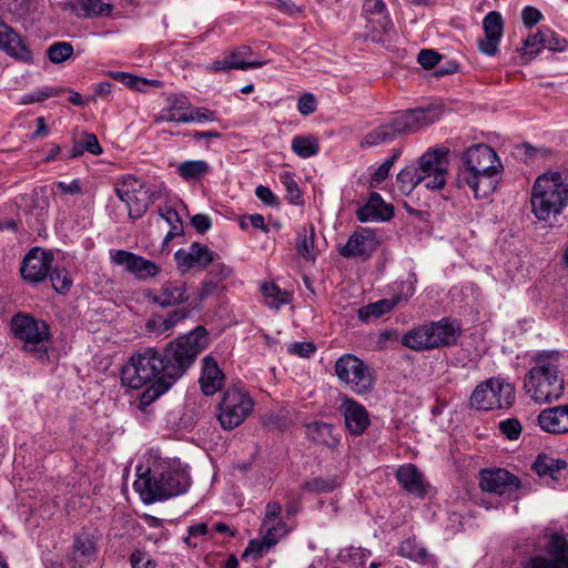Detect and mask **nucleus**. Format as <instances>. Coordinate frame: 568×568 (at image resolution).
<instances>
[{
	"label": "nucleus",
	"instance_id": "obj_50",
	"mask_svg": "<svg viewBox=\"0 0 568 568\" xmlns=\"http://www.w3.org/2000/svg\"><path fill=\"white\" fill-rule=\"evenodd\" d=\"M73 548L74 551L82 557L89 558L95 552V545L92 538L85 532L75 536Z\"/></svg>",
	"mask_w": 568,
	"mask_h": 568
},
{
	"label": "nucleus",
	"instance_id": "obj_48",
	"mask_svg": "<svg viewBox=\"0 0 568 568\" xmlns=\"http://www.w3.org/2000/svg\"><path fill=\"white\" fill-rule=\"evenodd\" d=\"M281 182L285 186L286 197L292 204H301L302 203V192L293 179V175L288 172L284 173L281 176Z\"/></svg>",
	"mask_w": 568,
	"mask_h": 568
},
{
	"label": "nucleus",
	"instance_id": "obj_43",
	"mask_svg": "<svg viewBox=\"0 0 568 568\" xmlns=\"http://www.w3.org/2000/svg\"><path fill=\"white\" fill-rule=\"evenodd\" d=\"M53 290L59 294H67L72 286V280L65 267H52L49 275Z\"/></svg>",
	"mask_w": 568,
	"mask_h": 568
},
{
	"label": "nucleus",
	"instance_id": "obj_40",
	"mask_svg": "<svg viewBox=\"0 0 568 568\" xmlns=\"http://www.w3.org/2000/svg\"><path fill=\"white\" fill-rule=\"evenodd\" d=\"M515 154L520 161L532 164L537 161L548 159L551 155V151L547 148H537L529 143H523L516 145Z\"/></svg>",
	"mask_w": 568,
	"mask_h": 568
},
{
	"label": "nucleus",
	"instance_id": "obj_9",
	"mask_svg": "<svg viewBox=\"0 0 568 568\" xmlns=\"http://www.w3.org/2000/svg\"><path fill=\"white\" fill-rule=\"evenodd\" d=\"M115 193L125 203L129 217L140 219L152 203L151 194L142 180L132 175L123 176L115 185Z\"/></svg>",
	"mask_w": 568,
	"mask_h": 568
},
{
	"label": "nucleus",
	"instance_id": "obj_29",
	"mask_svg": "<svg viewBox=\"0 0 568 568\" xmlns=\"http://www.w3.org/2000/svg\"><path fill=\"white\" fill-rule=\"evenodd\" d=\"M485 38L478 39V50L489 57L497 53V11H490L483 21Z\"/></svg>",
	"mask_w": 568,
	"mask_h": 568
},
{
	"label": "nucleus",
	"instance_id": "obj_44",
	"mask_svg": "<svg viewBox=\"0 0 568 568\" xmlns=\"http://www.w3.org/2000/svg\"><path fill=\"white\" fill-rule=\"evenodd\" d=\"M545 28L546 27L538 29L537 32L528 36L524 41L521 52L527 60H532L544 49Z\"/></svg>",
	"mask_w": 568,
	"mask_h": 568
},
{
	"label": "nucleus",
	"instance_id": "obj_33",
	"mask_svg": "<svg viewBox=\"0 0 568 568\" xmlns=\"http://www.w3.org/2000/svg\"><path fill=\"white\" fill-rule=\"evenodd\" d=\"M525 489L520 478L507 469L499 468V498L505 500H518Z\"/></svg>",
	"mask_w": 568,
	"mask_h": 568
},
{
	"label": "nucleus",
	"instance_id": "obj_56",
	"mask_svg": "<svg viewBox=\"0 0 568 568\" xmlns=\"http://www.w3.org/2000/svg\"><path fill=\"white\" fill-rule=\"evenodd\" d=\"M442 59V55L432 49H423L417 57L418 63L426 70L433 69Z\"/></svg>",
	"mask_w": 568,
	"mask_h": 568
},
{
	"label": "nucleus",
	"instance_id": "obj_30",
	"mask_svg": "<svg viewBox=\"0 0 568 568\" xmlns=\"http://www.w3.org/2000/svg\"><path fill=\"white\" fill-rule=\"evenodd\" d=\"M496 389L494 378L479 383L470 396V405L478 410H489L496 402Z\"/></svg>",
	"mask_w": 568,
	"mask_h": 568
},
{
	"label": "nucleus",
	"instance_id": "obj_62",
	"mask_svg": "<svg viewBox=\"0 0 568 568\" xmlns=\"http://www.w3.org/2000/svg\"><path fill=\"white\" fill-rule=\"evenodd\" d=\"M193 122H213L216 120V114L213 110L207 108H191Z\"/></svg>",
	"mask_w": 568,
	"mask_h": 568
},
{
	"label": "nucleus",
	"instance_id": "obj_28",
	"mask_svg": "<svg viewBox=\"0 0 568 568\" xmlns=\"http://www.w3.org/2000/svg\"><path fill=\"white\" fill-rule=\"evenodd\" d=\"M306 437L317 445H323L329 449H336L341 437L334 433L332 424L315 420L305 425Z\"/></svg>",
	"mask_w": 568,
	"mask_h": 568
},
{
	"label": "nucleus",
	"instance_id": "obj_59",
	"mask_svg": "<svg viewBox=\"0 0 568 568\" xmlns=\"http://www.w3.org/2000/svg\"><path fill=\"white\" fill-rule=\"evenodd\" d=\"M256 197L267 206L276 207L280 205L277 196L271 191L270 187L258 185L255 189Z\"/></svg>",
	"mask_w": 568,
	"mask_h": 568
},
{
	"label": "nucleus",
	"instance_id": "obj_34",
	"mask_svg": "<svg viewBox=\"0 0 568 568\" xmlns=\"http://www.w3.org/2000/svg\"><path fill=\"white\" fill-rule=\"evenodd\" d=\"M402 300V295H395L389 300L384 298L363 306L358 310V318L362 322L379 318L384 314L389 313Z\"/></svg>",
	"mask_w": 568,
	"mask_h": 568
},
{
	"label": "nucleus",
	"instance_id": "obj_7",
	"mask_svg": "<svg viewBox=\"0 0 568 568\" xmlns=\"http://www.w3.org/2000/svg\"><path fill=\"white\" fill-rule=\"evenodd\" d=\"M338 379L356 394L369 392L375 383L369 366L353 354L342 355L335 363Z\"/></svg>",
	"mask_w": 568,
	"mask_h": 568
},
{
	"label": "nucleus",
	"instance_id": "obj_45",
	"mask_svg": "<svg viewBox=\"0 0 568 568\" xmlns=\"http://www.w3.org/2000/svg\"><path fill=\"white\" fill-rule=\"evenodd\" d=\"M73 54V47L70 42L58 41L52 43L48 50L47 55L50 62L60 64L70 59Z\"/></svg>",
	"mask_w": 568,
	"mask_h": 568
},
{
	"label": "nucleus",
	"instance_id": "obj_54",
	"mask_svg": "<svg viewBox=\"0 0 568 568\" xmlns=\"http://www.w3.org/2000/svg\"><path fill=\"white\" fill-rule=\"evenodd\" d=\"M110 77L116 81H120L131 89L141 90V84H146L148 81L143 78L132 75L126 72L114 71L110 72Z\"/></svg>",
	"mask_w": 568,
	"mask_h": 568
},
{
	"label": "nucleus",
	"instance_id": "obj_4",
	"mask_svg": "<svg viewBox=\"0 0 568 568\" xmlns=\"http://www.w3.org/2000/svg\"><path fill=\"white\" fill-rule=\"evenodd\" d=\"M442 109L435 105L408 109L368 132L361 141V146H376L389 143L400 135L413 134L438 121Z\"/></svg>",
	"mask_w": 568,
	"mask_h": 568
},
{
	"label": "nucleus",
	"instance_id": "obj_23",
	"mask_svg": "<svg viewBox=\"0 0 568 568\" xmlns=\"http://www.w3.org/2000/svg\"><path fill=\"white\" fill-rule=\"evenodd\" d=\"M430 349L452 346L456 344L459 336V328L448 318L444 317L437 322H429Z\"/></svg>",
	"mask_w": 568,
	"mask_h": 568
},
{
	"label": "nucleus",
	"instance_id": "obj_10",
	"mask_svg": "<svg viewBox=\"0 0 568 568\" xmlns=\"http://www.w3.org/2000/svg\"><path fill=\"white\" fill-rule=\"evenodd\" d=\"M448 149L435 148L426 151L418 160L419 175L429 190H442L446 184Z\"/></svg>",
	"mask_w": 568,
	"mask_h": 568
},
{
	"label": "nucleus",
	"instance_id": "obj_11",
	"mask_svg": "<svg viewBox=\"0 0 568 568\" xmlns=\"http://www.w3.org/2000/svg\"><path fill=\"white\" fill-rule=\"evenodd\" d=\"M546 556L530 558L525 568H568V538L560 532L549 536L545 547Z\"/></svg>",
	"mask_w": 568,
	"mask_h": 568
},
{
	"label": "nucleus",
	"instance_id": "obj_2",
	"mask_svg": "<svg viewBox=\"0 0 568 568\" xmlns=\"http://www.w3.org/2000/svg\"><path fill=\"white\" fill-rule=\"evenodd\" d=\"M532 363L524 383L527 394L538 404L558 400L565 389L564 376L559 369V353H537Z\"/></svg>",
	"mask_w": 568,
	"mask_h": 568
},
{
	"label": "nucleus",
	"instance_id": "obj_47",
	"mask_svg": "<svg viewBox=\"0 0 568 568\" xmlns=\"http://www.w3.org/2000/svg\"><path fill=\"white\" fill-rule=\"evenodd\" d=\"M63 91H64L63 88L44 87V88L33 91L31 93L24 94L21 98V103L29 104V103L42 102L51 97L59 95Z\"/></svg>",
	"mask_w": 568,
	"mask_h": 568
},
{
	"label": "nucleus",
	"instance_id": "obj_49",
	"mask_svg": "<svg viewBox=\"0 0 568 568\" xmlns=\"http://www.w3.org/2000/svg\"><path fill=\"white\" fill-rule=\"evenodd\" d=\"M499 433L509 440H517L523 433V426L519 419L515 417L507 418L499 422Z\"/></svg>",
	"mask_w": 568,
	"mask_h": 568
},
{
	"label": "nucleus",
	"instance_id": "obj_57",
	"mask_svg": "<svg viewBox=\"0 0 568 568\" xmlns=\"http://www.w3.org/2000/svg\"><path fill=\"white\" fill-rule=\"evenodd\" d=\"M132 568H154L155 564L145 551L134 550L130 556Z\"/></svg>",
	"mask_w": 568,
	"mask_h": 568
},
{
	"label": "nucleus",
	"instance_id": "obj_5",
	"mask_svg": "<svg viewBox=\"0 0 568 568\" xmlns=\"http://www.w3.org/2000/svg\"><path fill=\"white\" fill-rule=\"evenodd\" d=\"M191 486L190 475L182 469H150L134 481V488L145 504L166 500L187 491Z\"/></svg>",
	"mask_w": 568,
	"mask_h": 568
},
{
	"label": "nucleus",
	"instance_id": "obj_60",
	"mask_svg": "<svg viewBox=\"0 0 568 568\" xmlns=\"http://www.w3.org/2000/svg\"><path fill=\"white\" fill-rule=\"evenodd\" d=\"M84 151L93 154V155H100L103 152L102 146L100 145L97 136L92 133L84 132L82 134V139H80Z\"/></svg>",
	"mask_w": 568,
	"mask_h": 568
},
{
	"label": "nucleus",
	"instance_id": "obj_26",
	"mask_svg": "<svg viewBox=\"0 0 568 568\" xmlns=\"http://www.w3.org/2000/svg\"><path fill=\"white\" fill-rule=\"evenodd\" d=\"M496 174L497 169H493L483 173L463 176L458 183L465 182L474 191L475 197L493 201L491 195L497 189Z\"/></svg>",
	"mask_w": 568,
	"mask_h": 568
},
{
	"label": "nucleus",
	"instance_id": "obj_53",
	"mask_svg": "<svg viewBox=\"0 0 568 568\" xmlns=\"http://www.w3.org/2000/svg\"><path fill=\"white\" fill-rule=\"evenodd\" d=\"M479 487L483 491H497V471L493 469H483L479 473Z\"/></svg>",
	"mask_w": 568,
	"mask_h": 568
},
{
	"label": "nucleus",
	"instance_id": "obj_36",
	"mask_svg": "<svg viewBox=\"0 0 568 568\" xmlns=\"http://www.w3.org/2000/svg\"><path fill=\"white\" fill-rule=\"evenodd\" d=\"M179 175L184 181L200 180L206 175L211 168L210 164L204 160H187L181 162L178 168Z\"/></svg>",
	"mask_w": 568,
	"mask_h": 568
},
{
	"label": "nucleus",
	"instance_id": "obj_32",
	"mask_svg": "<svg viewBox=\"0 0 568 568\" xmlns=\"http://www.w3.org/2000/svg\"><path fill=\"white\" fill-rule=\"evenodd\" d=\"M398 554L410 560L420 562L428 568H437V559L426 548L417 545L415 539H406L400 542Z\"/></svg>",
	"mask_w": 568,
	"mask_h": 568
},
{
	"label": "nucleus",
	"instance_id": "obj_8",
	"mask_svg": "<svg viewBox=\"0 0 568 568\" xmlns=\"http://www.w3.org/2000/svg\"><path fill=\"white\" fill-rule=\"evenodd\" d=\"M254 402L250 395L239 388H229L219 404L217 419L221 427L232 430L240 426L252 412Z\"/></svg>",
	"mask_w": 568,
	"mask_h": 568
},
{
	"label": "nucleus",
	"instance_id": "obj_64",
	"mask_svg": "<svg viewBox=\"0 0 568 568\" xmlns=\"http://www.w3.org/2000/svg\"><path fill=\"white\" fill-rule=\"evenodd\" d=\"M191 224L200 234L207 232L212 226L211 219L206 214H195L191 219Z\"/></svg>",
	"mask_w": 568,
	"mask_h": 568
},
{
	"label": "nucleus",
	"instance_id": "obj_14",
	"mask_svg": "<svg viewBox=\"0 0 568 568\" xmlns=\"http://www.w3.org/2000/svg\"><path fill=\"white\" fill-rule=\"evenodd\" d=\"M174 260L182 273L190 270L204 271L215 261V253L207 245L193 242L187 248L178 250Z\"/></svg>",
	"mask_w": 568,
	"mask_h": 568
},
{
	"label": "nucleus",
	"instance_id": "obj_41",
	"mask_svg": "<svg viewBox=\"0 0 568 568\" xmlns=\"http://www.w3.org/2000/svg\"><path fill=\"white\" fill-rule=\"evenodd\" d=\"M424 175H419L415 166H406L397 174V184L403 194H410L423 182Z\"/></svg>",
	"mask_w": 568,
	"mask_h": 568
},
{
	"label": "nucleus",
	"instance_id": "obj_39",
	"mask_svg": "<svg viewBox=\"0 0 568 568\" xmlns=\"http://www.w3.org/2000/svg\"><path fill=\"white\" fill-rule=\"evenodd\" d=\"M281 505L277 501H270L265 508V518L261 526V531H267L270 528L272 532L282 535L285 532V524L280 519Z\"/></svg>",
	"mask_w": 568,
	"mask_h": 568
},
{
	"label": "nucleus",
	"instance_id": "obj_18",
	"mask_svg": "<svg viewBox=\"0 0 568 568\" xmlns=\"http://www.w3.org/2000/svg\"><path fill=\"white\" fill-rule=\"evenodd\" d=\"M376 247L377 241L375 234L371 230L364 229L349 236L347 243L339 248V254L346 258L363 257L366 260Z\"/></svg>",
	"mask_w": 568,
	"mask_h": 568
},
{
	"label": "nucleus",
	"instance_id": "obj_37",
	"mask_svg": "<svg viewBox=\"0 0 568 568\" xmlns=\"http://www.w3.org/2000/svg\"><path fill=\"white\" fill-rule=\"evenodd\" d=\"M273 528H270L264 532V537L262 541L251 540L242 554V558L252 557L253 559H258L263 556V552L271 547H273L278 541V534L272 532Z\"/></svg>",
	"mask_w": 568,
	"mask_h": 568
},
{
	"label": "nucleus",
	"instance_id": "obj_24",
	"mask_svg": "<svg viewBox=\"0 0 568 568\" xmlns=\"http://www.w3.org/2000/svg\"><path fill=\"white\" fill-rule=\"evenodd\" d=\"M393 215V206L387 204L377 192H373L369 195L367 203L361 206L356 212L357 219L363 223L372 221H388Z\"/></svg>",
	"mask_w": 568,
	"mask_h": 568
},
{
	"label": "nucleus",
	"instance_id": "obj_17",
	"mask_svg": "<svg viewBox=\"0 0 568 568\" xmlns=\"http://www.w3.org/2000/svg\"><path fill=\"white\" fill-rule=\"evenodd\" d=\"M0 50L22 62H31L33 55L22 37L0 19Z\"/></svg>",
	"mask_w": 568,
	"mask_h": 568
},
{
	"label": "nucleus",
	"instance_id": "obj_51",
	"mask_svg": "<svg viewBox=\"0 0 568 568\" xmlns=\"http://www.w3.org/2000/svg\"><path fill=\"white\" fill-rule=\"evenodd\" d=\"M313 247H314V229L311 227L310 235L306 234L305 230H304V233L298 234L296 250H297L298 255L303 256L304 258H313V255H312Z\"/></svg>",
	"mask_w": 568,
	"mask_h": 568
},
{
	"label": "nucleus",
	"instance_id": "obj_6",
	"mask_svg": "<svg viewBox=\"0 0 568 568\" xmlns=\"http://www.w3.org/2000/svg\"><path fill=\"white\" fill-rule=\"evenodd\" d=\"M11 332L22 343V349L44 362L49 359L52 343L50 327L43 320L26 313H18L11 318Z\"/></svg>",
	"mask_w": 568,
	"mask_h": 568
},
{
	"label": "nucleus",
	"instance_id": "obj_61",
	"mask_svg": "<svg viewBox=\"0 0 568 568\" xmlns=\"http://www.w3.org/2000/svg\"><path fill=\"white\" fill-rule=\"evenodd\" d=\"M316 100L312 93H304L297 102V109L301 114L310 115L316 111Z\"/></svg>",
	"mask_w": 568,
	"mask_h": 568
},
{
	"label": "nucleus",
	"instance_id": "obj_38",
	"mask_svg": "<svg viewBox=\"0 0 568 568\" xmlns=\"http://www.w3.org/2000/svg\"><path fill=\"white\" fill-rule=\"evenodd\" d=\"M292 150L296 155L307 159L320 152L318 140L314 135H296L292 140Z\"/></svg>",
	"mask_w": 568,
	"mask_h": 568
},
{
	"label": "nucleus",
	"instance_id": "obj_3",
	"mask_svg": "<svg viewBox=\"0 0 568 568\" xmlns=\"http://www.w3.org/2000/svg\"><path fill=\"white\" fill-rule=\"evenodd\" d=\"M530 205L538 221L556 220L568 205V174L547 172L537 176L531 187Z\"/></svg>",
	"mask_w": 568,
	"mask_h": 568
},
{
	"label": "nucleus",
	"instance_id": "obj_46",
	"mask_svg": "<svg viewBox=\"0 0 568 568\" xmlns=\"http://www.w3.org/2000/svg\"><path fill=\"white\" fill-rule=\"evenodd\" d=\"M262 292L265 297L273 298L274 302L271 304V307H275L276 310H278L281 305L290 302V294L282 291L274 283H264L262 285Z\"/></svg>",
	"mask_w": 568,
	"mask_h": 568
},
{
	"label": "nucleus",
	"instance_id": "obj_13",
	"mask_svg": "<svg viewBox=\"0 0 568 568\" xmlns=\"http://www.w3.org/2000/svg\"><path fill=\"white\" fill-rule=\"evenodd\" d=\"M53 262V253L40 247L31 248L23 257L20 273L29 284L42 283L49 275Z\"/></svg>",
	"mask_w": 568,
	"mask_h": 568
},
{
	"label": "nucleus",
	"instance_id": "obj_22",
	"mask_svg": "<svg viewBox=\"0 0 568 568\" xmlns=\"http://www.w3.org/2000/svg\"><path fill=\"white\" fill-rule=\"evenodd\" d=\"M341 410L349 433L355 436L364 434L371 423L367 409L357 402L346 398L341 405Z\"/></svg>",
	"mask_w": 568,
	"mask_h": 568
},
{
	"label": "nucleus",
	"instance_id": "obj_27",
	"mask_svg": "<svg viewBox=\"0 0 568 568\" xmlns=\"http://www.w3.org/2000/svg\"><path fill=\"white\" fill-rule=\"evenodd\" d=\"M199 382L202 393L206 396L214 395L223 386L224 374L219 368L216 361L211 356H206L203 359L202 374Z\"/></svg>",
	"mask_w": 568,
	"mask_h": 568
},
{
	"label": "nucleus",
	"instance_id": "obj_1",
	"mask_svg": "<svg viewBox=\"0 0 568 568\" xmlns=\"http://www.w3.org/2000/svg\"><path fill=\"white\" fill-rule=\"evenodd\" d=\"M206 346V329L197 326L170 342L163 351L146 347L133 354L123 365L122 385L133 389L148 386L139 400V407L145 409L189 371Z\"/></svg>",
	"mask_w": 568,
	"mask_h": 568
},
{
	"label": "nucleus",
	"instance_id": "obj_19",
	"mask_svg": "<svg viewBox=\"0 0 568 568\" xmlns=\"http://www.w3.org/2000/svg\"><path fill=\"white\" fill-rule=\"evenodd\" d=\"M252 54L250 47L243 45L229 52L222 60L212 63L210 70L213 71H229L232 69L247 70L265 65L267 62L264 60L246 61L245 58Z\"/></svg>",
	"mask_w": 568,
	"mask_h": 568
},
{
	"label": "nucleus",
	"instance_id": "obj_52",
	"mask_svg": "<svg viewBox=\"0 0 568 568\" xmlns=\"http://www.w3.org/2000/svg\"><path fill=\"white\" fill-rule=\"evenodd\" d=\"M545 42L544 49H548L550 51L562 52L566 50L568 45V41L565 38H561L556 32H554L549 28H545Z\"/></svg>",
	"mask_w": 568,
	"mask_h": 568
},
{
	"label": "nucleus",
	"instance_id": "obj_31",
	"mask_svg": "<svg viewBox=\"0 0 568 568\" xmlns=\"http://www.w3.org/2000/svg\"><path fill=\"white\" fill-rule=\"evenodd\" d=\"M568 467L565 459L554 458L547 454H539L532 464V470L539 476H549L557 480L559 474Z\"/></svg>",
	"mask_w": 568,
	"mask_h": 568
},
{
	"label": "nucleus",
	"instance_id": "obj_42",
	"mask_svg": "<svg viewBox=\"0 0 568 568\" xmlns=\"http://www.w3.org/2000/svg\"><path fill=\"white\" fill-rule=\"evenodd\" d=\"M337 479L333 477H314L304 480L302 489L313 494L331 493L337 487Z\"/></svg>",
	"mask_w": 568,
	"mask_h": 568
},
{
	"label": "nucleus",
	"instance_id": "obj_12",
	"mask_svg": "<svg viewBox=\"0 0 568 568\" xmlns=\"http://www.w3.org/2000/svg\"><path fill=\"white\" fill-rule=\"evenodd\" d=\"M110 260L112 264L123 266L125 272L139 281L153 278L161 272V267L154 262L125 250L110 251Z\"/></svg>",
	"mask_w": 568,
	"mask_h": 568
},
{
	"label": "nucleus",
	"instance_id": "obj_15",
	"mask_svg": "<svg viewBox=\"0 0 568 568\" xmlns=\"http://www.w3.org/2000/svg\"><path fill=\"white\" fill-rule=\"evenodd\" d=\"M462 159L465 165V171H460L458 181H460L462 178L466 175H473L476 173H483L485 171L497 169L493 164L494 160L497 159V153L485 144H475L470 146L463 154Z\"/></svg>",
	"mask_w": 568,
	"mask_h": 568
},
{
	"label": "nucleus",
	"instance_id": "obj_35",
	"mask_svg": "<svg viewBox=\"0 0 568 568\" xmlns=\"http://www.w3.org/2000/svg\"><path fill=\"white\" fill-rule=\"evenodd\" d=\"M402 344L413 351L423 352L430 349L428 323L416 326L402 336Z\"/></svg>",
	"mask_w": 568,
	"mask_h": 568
},
{
	"label": "nucleus",
	"instance_id": "obj_25",
	"mask_svg": "<svg viewBox=\"0 0 568 568\" xmlns=\"http://www.w3.org/2000/svg\"><path fill=\"white\" fill-rule=\"evenodd\" d=\"M398 484L408 494L423 498L426 495L424 475L414 464H405L398 467L395 473Z\"/></svg>",
	"mask_w": 568,
	"mask_h": 568
},
{
	"label": "nucleus",
	"instance_id": "obj_58",
	"mask_svg": "<svg viewBox=\"0 0 568 568\" xmlns=\"http://www.w3.org/2000/svg\"><path fill=\"white\" fill-rule=\"evenodd\" d=\"M287 351L293 355L307 358L315 353L316 347L311 342H295L288 345Z\"/></svg>",
	"mask_w": 568,
	"mask_h": 568
},
{
	"label": "nucleus",
	"instance_id": "obj_20",
	"mask_svg": "<svg viewBox=\"0 0 568 568\" xmlns=\"http://www.w3.org/2000/svg\"><path fill=\"white\" fill-rule=\"evenodd\" d=\"M60 7L63 11H70L73 16L84 19L108 17L113 10L111 3L102 0H70L62 2Z\"/></svg>",
	"mask_w": 568,
	"mask_h": 568
},
{
	"label": "nucleus",
	"instance_id": "obj_21",
	"mask_svg": "<svg viewBox=\"0 0 568 568\" xmlns=\"http://www.w3.org/2000/svg\"><path fill=\"white\" fill-rule=\"evenodd\" d=\"M537 424L549 434L568 433V404L542 409L537 416Z\"/></svg>",
	"mask_w": 568,
	"mask_h": 568
},
{
	"label": "nucleus",
	"instance_id": "obj_63",
	"mask_svg": "<svg viewBox=\"0 0 568 568\" xmlns=\"http://www.w3.org/2000/svg\"><path fill=\"white\" fill-rule=\"evenodd\" d=\"M521 17L524 24L528 28L534 27L542 19L541 12L534 7H526L523 10Z\"/></svg>",
	"mask_w": 568,
	"mask_h": 568
},
{
	"label": "nucleus",
	"instance_id": "obj_55",
	"mask_svg": "<svg viewBox=\"0 0 568 568\" xmlns=\"http://www.w3.org/2000/svg\"><path fill=\"white\" fill-rule=\"evenodd\" d=\"M515 402V386L510 383L499 382V408H509Z\"/></svg>",
	"mask_w": 568,
	"mask_h": 568
},
{
	"label": "nucleus",
	"instance_id": "obj_16",
	"mask_svg": "<svg viewBox=\"0 0 568 568\" xmlns=\"http://www.w3.org/2000/svg\"><path fill=\"white\" fill-rule=\"evenodd\" d=\"M144 296L163 308L183 304L189 300L186 284L182 281L165 282L159 293L146 290Z\"/></svg>",
	"mask_w": 568,
	"mask_h": 568
}]
</instances>
